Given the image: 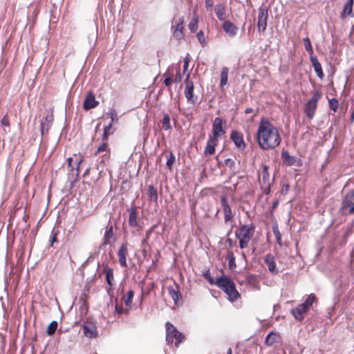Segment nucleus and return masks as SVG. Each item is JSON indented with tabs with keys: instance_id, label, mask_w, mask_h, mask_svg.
<instances>
[{
	"instance_id": "obj_39",
	"label": "nucleus",
	"mask_w": 354,
	"mask_h": 354,
	"mask_svg": "<svg viewBox=\"0 0 354 354\" xmlns=\"http://www.w3.org/2000/svg\"><path fill=\"white\" fill-rule=\"evenodd\" d=\"M134 296V292L133 290H129L127 295L124 297V304L127 306H131L132 304V299Z\"/></svg>"
},
{
	"instance_id": "obj_13",
	"label": "nucleus",
	"mask_w": 354,
	"mask_h": 354,
	"mask_svg": "<svg viewBox=\"0 0 354 354\" xmlns=\"http://www.w3.org/2000/svg\"><path fill=\"white\" fill-rule=\"evenodd\" d=\"M167 291L170 297L174 300V304H178V301L181 300L182 298L178 285L175 283L174 286H168Z\"/></svg>"
},
{
	"instance_id": "obj_51",
	"label": "nucleus",
	"mask_w": 354,
	"mask_h": 354,
	"mask_svg": "<svg viewBox=\"0 0 354 354\" xmlns=\"http://www.w3.org/2000/svg\"><path fill=\"white\" fill-rule=\"evenodd\" d=\"M225 166L228 167L230 169H233L235 165V161L232 158H227L225 160Z\"/></svg>"
},
{
	"instance_id": "obj_50",
	"label": "nucleus",
	"mask_w": 354,
	"mask_h": 354,
	"mask_svg": "<svg viewBox=\"0 0 354 354\" xmlns=\"http://www.w3.org/2000/svg\"><path fill=\"white\" fill-rule=\"evenodd\" d=\"M181 80H182V75L180 73V68L178 67L177 68V71H176V75H175V77L174 79V82L175 83H178V82H181Z\"/></svg>"
},
{
	"instance_id": "obj_44",
	"label": "nucleus",
	"mask_w": 354,
	"mask_h": 354,
	"mask_svg": "<svg viewBox=\"0 0 354 354\" xmlns=\"http://www.w3.org/2000/svg\"><path fill=\"white\" fill-rule=\"evenodd\" d=\"M254 232V228L252 227L246 228L245 226V243L250 239V237L252 235Z\"/></svg>"
},
{
	"instance_id": "obj_37",
	"label": "nucleus",
	"mask_w": 354,
	"mask_h": 354,
	"mask_svg": "<svg viewBox=\"0 0 354 354\" xmlns=\"http://www.w3.org/2000/svg\"><path fill=\"white\" fill-rule=\"evenodd\" d=\"M228 68L223 67L221 71V86L223 87L227 82Z\"/></svg>"
},
{
	"instance_id": "obj_15",
	"label": "nucleus",
	"mask_w": 354,
	"mask_h": 354,
	"mask_svg": "<svg viewBox=\"0 0 354 354\" xmlns=\"http://www.w3.org/2000/svg\"><path fill=\"white\" fill-rule=\"evenodd\" d=\"M74 156L75 157V162H74L75 167H73L72 165V162H73V158L68 157L66 159V162H67L68 167L71 168L70 171H72L74 169H75L77 171V175H78L80 173V166L81 163L83 162L84 158L82 156H80L79 158H77L75 154H74Z\"/></svg>"
},
{
	"instance_id": "obj_17",
	"label": "nucleus",
	"mask_w": 354,
	"mask_h": 354,
	"mask_svg": "<svg viewBox=\"0 0 354 354\" xmlns=\"http://www.w3.org/2000/svg\"><path fill=\"white\" fill-rule=\"evenodd\" d=\"M218 140L209 137L207 140L206 147L204 150L205 155H213L215 153V147L217 145Z\"/></svg>"
},
{
	"instance_id": "obj_38",
	"label": "nucleus",
	"mask_w": 354,
	"mask_h": 354,
	"mask_svg": "<svg viewBox=\"0 0 354 354\" xmlns=\"http://www.w3.org/2000/svg\"><path fill=\"white\" fill-rule=\"evenodd\" d=\"M57 326H58V324L56 321H53L50 323V324L48 326V328H47V330H46V333L48 335H53L57 328Z\"/></svg>"
},
{
	"instance_id": "obj_25",
	"label": "nucleus",
	"mask_w": 354,
	"mask_h": 354,
	"mask_svg": "<svg viewBox=\"0 0 354 354\" xmlns=\"http://www.w3.org/2000/svg\"><path fill=\"white\" fill-rule=\"evenodd\" d=\"M230 139L237 147H241L243 145V135L239 131H232L230 133Z\"/></svg>"
},
{
	"instance_id": "obj_45",
	"label": "nucleus",
	"mask_w": 354,
	"mask_h": 354,
	"mask_svg": "<svg viewBox=\"0 0 354 354\" xmlns=\"http://www.w3.org/2000/svg\"><path fill=\"white\" fill-rule=\"evenodd\" d=\"M339 105V102L336 98H332L329 100V106L330 108L334 111H336Z\"/></svg>"
},
{
	"instance_id": "obj_63",
	"label": "nucleus",
	"mask_w": 354,
	"mask_h": 354,
	"mask_svg": "<svg viewBox=\"0 0 354 354\" xmlns=\"http://www.w3.org/2000/svg\"><path fill=\"white\" fill-rule=\"evenodd\" d=\"M239 231H240V234H241L242 233V232H243V226H242L239 228Z\"/></svg>"
},
{
	"instance_id": "obj_7",
	"label": "nucleus",
	"mask_w": 354,
	"mask_h": 354,
	"mask_svg": "<svg viewBox=\"0 0 354 354\" xmlns=\"http://www.w3.org/2000/svg\"><path fill=\"white\" fill-rule=\"evenodd\" d=\"M344 214H354V189L348 192L342 201Z\"/></svg>"
},
{
	"instance_id": "obj_27",
	"label": "nucleus",
	"mask_w": 354,
	"mask_h": 354,
	"mask_svg": "<svg viewBox=\"0 0 354 354\" xmlns=\"http://www.w3.org/2000/svg\"><path fill=\"white\" fill-rule=\"evenodd\" d=\"M138 211L136 207H131L129 218V224L131 227H137L138 223L137 221Z\"/></svg>"
},
{
	"instance_id": "obj_34",
	"label": "nucleus",
	"mask_w": 354,
	"mask_h": 354,
	"mask_svg": "<svg viewBox=\"0 0 354 354\" xmlns=\"http://www.w3.org/2000/svg\"><path fill=\"white\" fill-rule=\"evenodd\" d=\"M198 16L197 15H194L192 21L189 23L188 27L192 32H194L198 29Z\"/></svg>"
},
{
	"instance_id": "obj_28",
	"label": "nucleus",
	"mask_w": 354,
	"mask_h": 354,
	"mask_svg": "<svg viewBox=\"0 0 354 354\" xmlns=\"http://www.w3.org/2000/svg\"><path fill=\"white\" fill-rule=\"evenodd\" d=\"M280 339V335L279 333L275 332H270L266 338V344L268 346H272L274 343H277Z\"/></svg>"
},
{
	"instance_id": "obj_29",
	"label": "nucleus",
	"mask_w": 354,
	"mask_h": 354,
	"mask_svg": "<svg viewBox=\"0 0 354 354\" xmlns=\"http://www.w3.org/2000/svg\"><path fill=\"white\" fill-rule=\"evenodd\" d=\"M353 0H348L344 5L343 10L341 13L342 19H344L346 15H351L353 12Z\"/></svg>"
},
{
	"instance_id": "obj_12",
	"label": "nucleus",
	"mask_w": 354,
	"mask_h": 354,
	"mask_svg": "<svg viewBox=\"0 0 354 354\" xmlns=\"http://www.w3.org/2000/svg\"><path fill=\"white\" fill-rule=\"evenodd\" d=\"M99 102L96 101L95 95L92 92H89L84 101L83 107L85 110L88 111L96 107Z\"/></svg>"
},
{
	"instance_id": "obj_14",
	"label": "nucleus",
	"mask_w": 354,
	"mask_h": 354,
	"mask_svg": "<svg viewBox=\"0 0 354 354\" xmlns=\"http://www.w3.org/2000/svg\"><path fill=\"white\" fill-rule=\"evenodd\" d=\"M281 158L283 162L288 166L300 165V160L297 157L290 156L287 151H282Z\"/></svg>"
},
{
	"instance_id": "obj_56",
	"label": "nucleus",
	"mask_w": 354,
	"mask_h": 354,
	"mask_svg": "<svg viewBox=\"0 0 354 354\" xmlns=\"http://www.w3.org/2000/svg\"><path fill=\"white\" fill-rule=\"evenodd\" d=\"M154 228H155V225H153V227H151L150 229H149L147 232H146V239H149L151 233L153 232V231L154 230Z\"/></svg>"
},
{
	"instance_id": "obj_43",
	"label": "nucleus",
	"mask_w": 354,
	"mask_h": 354,
	"mask_svg": "<svg viewBox=\"0 0 354 354\" xmlns=\"http://www.w3.org/2000/svg\"><path fill=\"white\" fill-rule=\"evenodd\" d=\"M175 160H176V157L172 152H169V153L168 155H167V163L166 164H167V166L169 169L171 168V166L174 164V162H175Z\"/></svg>"
},
{
	"instance_id": "obj_52",
	"label": "nucleus",
	"mask_w": 354,
	"mask_h": 354,
	"mask_svg": "<svg viewBox=\"0 0 354 354\" xmlns=\"http://www.w3.org/2000/svg\"><path fill=\"white\" fill-rule=\"evenodd\" d=\"M189 57L187 56L185 57L183 61V73H185L188 68L189 64Z\"/></svg>"
},
{
	"instance_id": "obj_40",
	"label": "nucleus",
	"mask_w": 354,
	"mask_h": 354,
	"mask_svg": "<svg viewBox=\"0 0 354 354\" xmlns=\"http://www.w3.org/2000/svg\"><path fill=\"white\" fill-rule=\"evenodd\" d=\"M305 49L311 55H313V49L311 46L310 41L308 37H306L303 39Z\"/></svg>"
},
{
	"instance_id": "obj_64",
	"label": "nucleus",
	"mask_w": 354,
	"mask_h": 354,
	"mask_svg": "<svg viewBox=\"0 0 354 354\" xmlns=\"http://www.w3.org/2000/svg\"><path fill=\"white\" fill-rule=\"evenodd\" d=\"M227 354H232V349L231 348L228 349Z\"/></svg>"
},
{
	"instance_id": "obj_53",
	"label": "nucleus",
	"mask_w": 354,
	"mask_h": 354,
	"mask_svg": "<svg viewBox=\"0 0 354 354\" xmlns=\"http://www.w3.org/2000/svg\"><path fill=\"white\" fill-rule=\"evenodd\" d=\"M214 6V1L213 0H205V7L207 10L212 9V8Z\"/></svg>"
},
{
	"instance_id": "obj_5",
	"label": "nucleus",
	"mask_w": 354,
	"mask_h": 354,
	"mask_svg": "<svg viewBox=\"0 0 354 354\" xmlns=\"http://www.w3.org/2000/svg\"><path fill=\"white\" fill-rule=\"evenodd\" d=\"M320 98L321 93L319 91H316L305 105L304 111L310 120L313 119L314 117L317 108V103Z\"/></svg>"
},
{
	"instance_id": "obj_11",
	"label": "nucleus",
	"mask_w": 354,
	"mask_h": 354,
	"mask_svg": "<svg viewBox=\"0 0 354 354\" xmlns=\"http://www.w3.org/2000/svg\"><path fill=\"white\" fill-rule=\"evenodd\" d=\"M127 245L128 244L127 242L123 243L120 245V247L118 251V261H119L120 266L122 268L127 267V257L129 254Z\"/></svg>"
},
{
	"instance_id": "obj_60",
	"label": "nucleus",
	"mask_w": 354,
	"mask_h": 354,
	"mask_svg": "<svg viewBox=\"0 0 354 354\" xmlns=\"http://www.w3.org/2000/svg\"><path fill=\"white\" fill-rule=\"evenodd\" d=\"M239 246L240 248L242 249L243 248V245H244V243H243V237H241L239 236Z\"/></svg>"
},
{
	"instance_id": "obj_54",
	"label": "nucleus",
	"mask_w": 354,
	"mask_h": 354,
	"mask_svg": "<svg viewBox=\"0 0 354 354\" xmlns=\"http://www.w3.org/2000/svg\"><path fill=\"white\" fill-rule=\"evenodd\" d=\"M115 310L118 312V313H119V314L127 313V312H128V310H124L122 306H115Z\"/></svg>"
},
{
	"instance_id": "obj_57",
	"label": "nucleus",
	"mask_w": 354,
	"mask_h": 354,
	"mask_svg": "<svg viewBox=\"0 0 354 354\" xmlns=\"http://www.w3.org/2000/svg\"><path fill=\"white\" fill-rule=\"evenodd\" d=\"M149 248L147 247H144L142 250V255L143 257L145 258L147 254H148V252H149Z\"/></svg>"
},
{
	"instance_id": "obj_23",
	"label": "nucleus",
	"mask_w": 354,
	"mask_h": 354,
	"mask_svg": "<svg viewBox=\"0 0 354 354\" xmlns=\"http://www.w3.org/2000/svg\"><path fill=\"white\" fill-rule=\"evenodd\" d=\"M268 170V166L263 165V169L261 172L259 174V178L261 179L262 183L265 187H268L270 184Z\"/></svg>"
},
{
	"instance_id": "obj_30",
	"label": "nucleus",
	"mask_w": 354,
	"mask_h": 354,
	"mask_svg": "<svg viewBox=\"0 0 354 354\" xmlns=\"http://www.w3.org/2000/svg\"><path fill=\"white\" fill-rule=\"evenodd\" d=\"M214 11L219 20L223 21L225 19V9L223 4H216L214 7Z\"/></svg>"
},
{
	"instance_id": "obj_21",
	"label": "nucleus",
	"mask_w": 354,
	"mask_h": 354,
	"mask_svg": "<svg viewBox=\"0 0 354 354\" xmlns=\"http://www.w3.org/2000/svg\"><path fill=\"white\" fill-rule=\"evenodd\" d=\"M221 201V205L223 207V212L225 214V219L226 221H227L230 220V218H232L231 208L227 202V198H226L225 196H224V195L222 196Z\"/></svg>"
},
{
	"instance_id": "obj_4",
	"label": "nucleus",
	"mask_w": 354,
	"mask_h": 354,
	"mask_svg": "<svg viewBox=\"0 0 354 354\" xmlns=\"http://www.w3.org/2000/svg\"><path fill=\"white\" fill-rule=\"evenodd\" d=\"M166 328V341L168 344L174 343L176 347H178L180 344L185 341V335L179 332L176 327L171 323L167 322L165 324Z\"/></svg>"
},
{
	"instance_id": "obj_41",
	"label": "nucleus",
	"mask_w": 354,
	"mask_h": 354,
	"mask_svg": "<svg viewBox=\"0 0 354 354\" xmlns=\"http://www.w3.org/2000/svg\"><path fill=\"white\" fill-rule=\"evenodd\" d=\"M272 232H273V233L274 234V236H275L277 242L279 245H281V233H280V232L279 230L277 225H275L272 226Z\"/></svg>"
},
{
	"instance_id": "obj_3",
	"label": "nucleus",
	"mask_w": 354,
	"mask_h": 354,
	"mask_svg": "<svg viewBox=\"0 0 354 354\" xmlns=\"http://www.w3.org/2000/svg\"><path fill=\"white\" fill-rule=\"evenodd\" d=\"M114 133V129L112 128V123H109L108 126L104 128V133L102 137V142L99 145L97 150L94 155L97 156L100 154L101 152H105V153L100 156L101 162L103 163L108 162L111 157V149L108 143L109 136Z\"/></svg>"
},
{
	"instance_id": "obj_9",
	"label": "nucleus",
	"mask_w": 354,
	"mask_h": 354,
	"mask_svg": "<svg viewBox=\"0 0 354 354\" xmlns=\"http://www.w3.org/2000/svg\"><path fill=\"white\" fill-rule=\"evenodd\" d=\"M223 120L221 118H216L212 124V136L209 137L217 139L222 135L225 134V131L223 128Z\"/></svg>"
},
{
	"instance_id": "obj_31",
	"label": "nucleus",
	"mask_w": 354,
	"mask_h": 354,
	"mask_svg": "<svg viewBox=\"0 0 354 354\" xmlns=\"http://www.w3.org/2000/svg\"><path fill=\"white\" fill-rule=\"evenodd\" d=\"M223 28L226 33L230 35H234L237 30L236 27L229 21H225L223 23Z\"/></svg>"
},
{
	"instance_id": "obj_1",
	"label": "nucleus",
	"mask_w": 354,
	"mask_h": 354,
	"mask_svg": "<svg viewBox=\"0 0 354 354\" xmlns=\"http://www.w3.org/2000/svg\"><path fill=\"white\" fill-rule=\"evenodd\" d=\"M257 141L262 149L270 150L279 145L281 138L278 129L262 119L257 130Z\"/></svg>"
},
{
	"instance_id": "obj_36",
	"label": "nucleus",
	"mask_w": 354,
	"mask_h": 354,
	"mask_svg": "<svg viewBox=\"0 0 354 354\" xmlns=\"http://www.w3.org/2000/svg\"><path fill=\"white\" fill-rule=\"evenodd\" d=\"M162 128L166 131L170 130L171 129V125L170 124V117H169V114L165 113L163 115V118L162 120Z\"/></svg>"
},
{
	"instance_id": "obj_22",
	"label": "nucleus",
	"mask_w": 354,
	"mask_h": 354,
	"mask_svg": "<svg viewBox=\"0 0 354 354\" xmlns=\"http://www.w3.org/2000/svg\"><path fill=\"white\" fill-rule=\"evenodd\" d=\"M184 19L183 17L179 19V22L177 24L176 27L174 31L173 35L177 39H182L184 37Z\"/></svg>"
},
{
	"instance_id": "obj_61",
	"label": "nucleus",
	"mask_w": 354,
	"mask_h": 354,
	"mask_svg": "<svg viewBox=\"0 0 354 354\" xmlns=\"http://www.w3.org/2000/svg\"><path fill=\"white\" fill-rule=\"evenodd\" d=\"M255 112L253 109L248 108L245 110V113H252Z\"/></svg>"
},
{
	"instance_id": "obj_47",
	"label": "nucleus",
	"mask_w": 354,
	"mask_h": 354,
	"mask_svg": "<svg viewBox=\"0 0 354 354\" xmlns=\"http://www.w3.org/2000/svg\"><path fill=\"white\" fill-rule=\"evenodd\" d=\"M196 36H197V38H198L199 42L202 44V46H205V39L203 32L202 30H200L197 33Z\"/></svg>"
},
{
	"instance_id": "obj_19",
	"label": "nucleus",
	"mask_w": 354,
	"mask_h": 354,
	"mask_svg": "<svg viewBox=\"0 0 354 354\" xmlns=\"http://www.w3.org/2000/svg\"><path fill=\"white\" fill-rule=\"evenodd\" d=\"M264 262L271 272L277 273L278 270L276 269V263L273 255L271 254H266L264 259Z\"/></svg>"
},
{
	"instance_id": "obj_46",
	"label": "nucleus",
	"mask_w": 354,
	"mask_h": 354,
	"mask_svg": "<svg viewBox=\"0 0 354 354\" xmlns=\"http://www.w3.org/2000/svg\"><path fill=\"white\" fill-rule=\"evenodd\" d=\"M109 115L111 118L110 123H112V124H113V123H116L118 122V114L115 110L110 111L109 113Z\"/></svg>"
},
{
	"instance_id": "obj_2",
	"label": "nucleus",
	"mask_w": 354,
	"mask_h": 354,
	"mask_svg": "<svg viewBox=\"0 0 354 354\" xmlns=\"http://www.w3.org/2000/svg\"><path fill=\"white\" fill-rule=\"evenodd\" d=\"M209 283L211 285H216L223 290L227 295V299L231 301H234L241 297L236 289L234 283L227 275L223 274L216 279H209Z\"/></svg>"
},
{
	"instance_id": "obj_18",
	"label": "nucleus",
	"mask_w": 354,
	"mask_h": 354,
	"mask_svg": "<svg viewBox=\"0 0 354 354\" xmlns=\"http://www.w3.org/2000/svg\"><path fill=\"white\" fill-rule=\"evenodd\" d=\"M310 61L314 68L315 73L320 79H322L324 75L322 71V65L319 63L317 57L316 56L311 55Z\"/></svg>"
},
{
	"instance_id": "obj_26",
	"label": "nucleus",
	"mask_w": 354,
	"mask_h": 354,
	"mask_svg": "<svg viewBox=\"0 0 354 354\" xmlns=\"http://www.w3.org/2000/svg\"><path fill=\"white\" fill-rule=\"evenodd\" d=\"M306 310L305 307L300 304L296 308L292 309L291 313L297 320L301 321L304 319V314Z\"/></svg>"
},
{
	"instance_id": "obj_48",
	"label": "nucleus",
	"mask_w": 354,
	"mask_h": 354,
	"mask_svg": "<svg viewBox=\"0 0 354 354\" xmlns=\"http://www.w3.org/2000/svg\"><path fill=\"white\" fill-rule=\"evenodd\" d=\"M1 124L3 127H10V120H9L8 114H6L3 116V118H2L1 121Z\"/></svg>"
},
{
	"instance_id": "obj_58",
	"label": "nucleus",
	"mask_w": 354,
	"mask_h": 354,
	"mask_svg": "<svg viewBox=\"0 0 354 354\" xmlns=\"http://www.w3.org/2000/svg\"><path fill=\"white\" fill-rule=\"evenodd\" d=\"M141 244H142V246L147 247V248H149V249H150V246L148 244V239H146V238L144 239L142 241Z\"/></svg>"
},
{
	"instance_id": "obj_55",
	"label": "nucleus",
	"mask_w": 354,
	"mask_h": 354,
	"mask_svg": "<svg viewBox=\"0 0 354 354\" xmlns=\"http://www.w3.org/2000/svg\"><path fill=\"white\" fill-rule=\"evenodd\" d=\"M57 232H53L52 237L50 238V245L53 246L54 243L57 242Z\"/></svg>"
},
{
	"instance_id": "obj_10",
	"label": "nucleus",
	"mask_w": 354,
	"mask_h": 354,
	"mask_svg": "<svg viewBox=\"0 0 354 354\" xmlns=\"http://www.w3.org/2000/svg\"><path fill=\"white\" fill-rule=\"evenodd\" d=\"M84 335L88 338H95L97 336V327L92 322H85L82 326Z\"/></svg>"
},
{
	"instance_id": "obj_6",
	"label": "nucleus",
	"mask_w": 354,
	"mask_h": 354,
	"mask_svg": "<svg viewBox=\"0 0 354 354\" xmlns=\"http://www.w3.org/2000/svg\"><path fill=\"white\" fill-rule=\"evenodd\" d=\"M189 76L190 74L187 73L186 80L185 81V88L184 94L187 102L192 105H195L198 102V96L194 93V84L192 80H189Z\"/></svg>"
},
{
	"instance_id": "obj_59",
	"label": "nucleus",
	"mask_w": 354,
	"mask_h": 354,
	"mask_svg": "<svg viewBox=\"0 0 354 354\" xmlns=\"http://www.w3.org/2000/svg\"><path fill=\"white\" fill-rule=\"evenodd\" d=\"M204 277L205 278L209 281V279H214L212 277H211L210 274H209V271L207 270L205 274H204Z\"/></svg>"
},
{
	"instance_id": "obj_16",
	"label": "nucleus",
	"mask_w": 354,
	"mask_h": 354,
	"mask_svg": "<svg viewBox=\"0 0 354 354\" xmlns=\"http://www.w3.org/2000/svg\"><path fill=\"white\" fill-rule=\"evenodd\" d=\"M146 194L149 201L157 203L158 198L157 187H156L153 185H147L146 188Z\"/></svg>"
},
{
	"instance_id": "obj_32",
	"label": "nucleus",
	"mask_w": 354,
	"mask_h": 354,
	"mask_svg": "<svg viewBox=\"0 0 354 354\" xmlns=\"http://www.w3.org/2000/svg\"><path fill=\"white\" fill-rule=\"evenodd\" d=\"M247 283L248 286H251L254 290H259L260 288L259 281L254 276H248L247 277Z\"/></svg>"
},
{
	"instance_id": "obj_62",
	"label": "nucleus",
	"mask_w": 354,
	"mask_h": 354,
	"mask_svg": "<svg viewBox=\"0 0 354 354\" xmlns=\"http://www.w3.org/2000/svg\"><path fill=\"white\" fill-rule=\"evenodd\" d=\"M89 172H90V168H87L86 169V171H84V174H83V176H85L86 175H88L89 174Z\"/></svg>"
},
{
	"instance_id": "obj_8",
	"label": "nucleus",
	"mask_w": 354,
	"mask_h": 354,
	"mask_svg": "<svg viewBox=\"0 0 354 354\" xmlns=\"http://www.w3.org/2000/svg\"><path fill=\"white\" fill-rule=\"evenodd\" d=\"M268 8L266 6H261L259 9L257 26L259 32H263L267 27Z\"/></svg>"
},
{
	"instance_id": "obj_42",
	"label": "nucleus",
	"mask_w": 354,
	"mask_h": 354,
	"mask_svg": "<svg viewBox=\"0 0 354 354\" xmlns=\"http://www.w3.org/2000/svg\"><path fill=\"white\" fill-rule=\"evenodd\" d=\"M164 76L165 77L164 84L166 86L169 87L173 81V73L167 72L164 74Z\"/></svg>"
},
{
	"instance_id": "obj_24",
	"label": "nucleus",
	"mask_w": 354,
	"mask_h": 354,
	"mask_svg": "<svg viewBox=\"0 0 354 354\" xmlns=\"http://www.w3.org/2000/svg\"><path fill=\"white\" fill-rule=\"evenodd\" d=\"M53 119H54V117H53V111H51L50 113H48L47 115L46 116L45 122L42 121L41 122L40 129H41V132L42 135L44 134L45 130L46 131V132H48V131L50 128V124L53 121Z\"/></svg>"
},
{
	"instance_id": "obj_20",
	"label": "nucleus",
	"mask_w": 354,
	"mask_h": 354,
	"mask_svg": "<svg viewBox=\"0 0 354 354\" xmlns=\"http://www.w3.org/2000/svg\"><path fill=\"white\" fill-rule=\"evenodd\" d=\"M104 273L106 275V281L109 285V289L107 291H109L113 286L114 282V275H113V270L111 268L108 267L107 266L103 270Z\"/></svg>"
},
{
	"instance_id": "obj_49",
	"label": "nucleus",
	"mask_w": 354,
	"mask_h": 354,
	"mask_svg": "<svg viewBox=\"0 0 354 354\" xmlns=\"http://www.w3.org/2000/svg\"><path fill=\"white\" fill-rule=\"evenodd\" d=\"M228 266L230 269H234L236 266L235 259L232 254L228 256Z\"/></svg>"
},
{
	"instance_id": "obj_33",
	"label": "nucleus",
	"mask_w": 354,
	"mask_h": 354,
	"mask_svg": "<svg viewBox=\"0 0 354 354\" xmlns=\"http://www.w3.org/2000/svg\"><path fill=\"white\" fill-rule=\"evenodd\" d=\"M113 236V226H108L106 227V232L104 235V243L109 244L110 243L111 239Z\"/></svg>"
},
{
	"instance_id": "obj_35",
	"label": "nucleus",
	"mask_w": 354,
	"mask_h": 354,
	"mask_svg": "<svg viewBox=\"0 0 354 354\" xmlns=\"http://www.w3.org/2000/svg\"><path fill=\"white\" fill-rule=\"evenodd\" d=\"M317 301L316 296L314 294H310L308 295V298L305 301L304 303L301 304L306 310H308L314 302Z\"/></svg>"
}]
</instances>
